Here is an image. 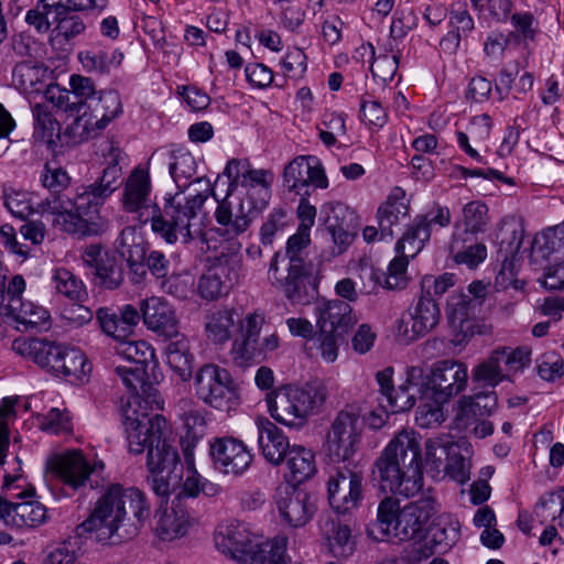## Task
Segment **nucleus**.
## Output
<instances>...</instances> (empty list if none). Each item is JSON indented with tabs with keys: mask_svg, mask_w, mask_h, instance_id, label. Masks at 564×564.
<instances>
[{
	"mask_svg": "<svg viewBox=\"0 0 564 564\" xmlns=\"http://www.w3.org/2000/svg\"><path fill=\"white\" fill-rule=\"evenodd\" d=\"M46 69L32 62H22L15 65L12 72V80L14 86L25 93L31 94L39 91L43 85Z\"/></svg>",
	"mask_w": 564,
	"mask_h": 564,
	"instance_id": "8fccbe9b",
	"label": "nucleus"
},
{
	"mask_svg": "<svg viewBox=\"0 0 564 564\" xmlns=\"http://www.w3.org/2000/svg\"><path fill=\"white\" fill-rule=\"evenodd\" d=\"M364 421L358 404H346L332 421L325 438V452L334 462H346L357 453Z\"/></svg>",
	"mask_w": 564,
	"mask_h": 564,
	"instance_id": "1a4fd4ad",
	"label": "nucleus"
},
{
	"mask_svg": "<svg viewBox=\"0 0 564 564\" xmlns=\"http://www.w3.org/2000/svg\"><path fill=\"white\" fill-rule=\"evenodd\" d=\"M173 434L166 435L164 440H158L152 447H149L147 455V468L149 471H169L182 469L180 455L173 446Z\"/></svg>",
	"mask_w": 564,
	"mask_h": 564,
	"instance_id": "58836bf2",
	"label": "nucleus"
},
{
	"mask_svg": "<svg viewBox=\"0 0 564 564\" xmlns=\"http://www.w3.org/2000/svg\"><path fill=\"white\" fill-rule=\"evenodd\" d=\"M54 106L50 104H36L32 108L34 119V135L44 142H54V137L59 134V123L53 116Z\"/></svg>",
	"mask_w": 564,
	"mask_h": 564,
	"instance_id": "09e8293b",
	"label": "nucleus"
},
{
	"mask_svg": "<svg viewBox=\"0 0 564 564\" xmlns=\"http://www.w3.org/2000/svg\"><path fill=\"white\" fill-rule=\"evenodd\" d=\"M208 270L229 292L242 275V259L237 253H221L215 258Z\"/></svg>",
	"mask_w": 564,
	"mask_h": 564,
	"instance_id": "a19ab883",
	"label": "nucleus"
},
{
	"mask_svg": "<svg viewBox=\"0 0 564 564\" xmlns=\"http://www.w3.org/2000/svg\"><path fill=\"white\" fill-rule=\"evenodd\" d=\"M93 109L97 115L100 116V119L97 122L98 128H105L112 119L119 116L122 111V105L119 94L115 90L101 91Z\"/></svg>",
	"mask_w": 564,
	"mask_h": 564,
	"instance_id": "13d9d810",
	"label": "nucleus"
},
{
	"mask_svg": "<svg viewBox=\"0 0 564 564\" xmlns=\"http://www.w3.org/2000/svg\"><path fill=\"white\" fill-rule=\"evenodd\" d=\"M169 156V172L178 187H185L187 181L196 173V161L189 152H171Z\"/></svg>",
	"mask_w": 564,
	"mask_h": 564,
	"instance_id": "5fc2aeb1",
	"label": "nucleus"
},
{
	"mask_svg": "<svg viewBox=\"0 0 564 564\" xmlns=\"http://www.w3.org/2000/svg\"><path fill=\"white\" fill-rule=\"evenodd\" d=\"M149 514L150 505L140 489L113 484L97 499L78 529L99 543L120 544L137 536Z\"/></svg>",
	"mask_w": 564,
	"mask_h": 564,
	"instance_id": "f03ea898",
	"label": "nucleus"
},
{
	"mask_svg": "<svg viewBox=\"0 0 564 564\" xmlns=\"http://www.w3.org/2000/svg\"><path fill=\"white\" fill-rule=\"evenodd\" d=\"M85 30L86 25L79 15L65 11L57 24L52 29L51 42L54 45L64 46L83 34Z\"/></svg>",
	"mask_w": 564,
	"mask_h": 564,
	"instance_id": "603ef678",
	"label": "nucleus"
},
{
	"mask_svg": "<svg viewBox=\"0 0 564 564\" xmlns=\"http://www.w3.org/2000/svg\"><path fill=\"white\" fill-rule=\"evenodd\" d=\"M0 519L15 528H35L47 519V510L39 501L9 502L0 505Z\"/></svg>",
	"mask_w": 564,
	"mask_h": 564,
	"instance_id": "bb28decb",
	"label": "nucleus"
},
{
	"mask_svg": "<svg viewBox=\"0 0 564 564\" xmlns=\"http://www.w3.org/2000/svg\"><path fill=\"white\" fill-rule=\"evenodd\" d=\"M282 463L285 464V484L299 486L311 479L317 470L314 452L299 444L292 445Z\"/></svg>",
	"mask_w": 564,
	"mask_h": 564,
	"instance_id": "c756f323",
	"label": "nucleus"
},
{
	"mask_svg": "<svg viewBox=\"0 0 564 564\" xmlns=\"http://www.w3.org/2000/svg\"><path fill=\"white\" fill-rule=\"evenodd\" d=\"M328 398L324 382L314 381L304 387L285 386L267 395L271 416L279 423L300 430L308 417L317 413Z\"/></svg>",
	"mask_w": 564,
	"mask_h": 564,
	"instance_id": "0eeeda50",
	"label": "nucleus"
},
{
	"mask_svg": "<svg viewBox=\"0 0 564 564\" xmlns=\"http://www.w3.org/2000/svg\"><path fill=\"white\" fill-rule=\"evenodd\" d=\"M447 318L455 330L467 336L473 334L471 301L467 294H453L449 296L446 310Z\"/></svg>",
	"mask_w": 564,
	"mask_h": 564,
	"instance_id": "37998d69",
	"label": "nucleus"
},
{
	"mask_svg": "<svg viewBox=\"0 0 564 564\" xmlns=\"http://www.w3.org/2000/svg\"><path fill=\"white\" fill-rule=\"evenodd\" d=\"M564 252V225H556L543 230L535 237L532 254L549 259L553 253Z\"/></svg>",
	"mask_w": 564,
	"mask_h": 564,
	"instance_id": "3c124183",
	"label": "nucleus"
},
{
	"mask_svg": "<svg viewBox=\"0 0 564 564\" xmlns=\"http://www.w3.org/2000/svg\"><path fill=\"white\" fill-rule=\"evenodd\" d=\"M117 352L142 369L154 359V349L144 340L124 339L119 343Z\"/></svg>",
	"mask_w": 564,
	"mask_h": 564,
	"instance_id": "4d7b16f0",
	"label": "nucleus"
},
{
	"mask_svg": "<svg viewBox=\"0 0 564 564\" xmlns=\"http://www.w3.org/2000/svg\"><path fill=\"white\" fill-rule=\"evenodd\" d=\"M438 305L427 294H422L408 316H402L398 324L397 336L403 344H410L430 333L440 322Z\"/></svg>",
	"mask_w": 564,
	"mask_h": 564,
	"instance_id": "2eb2a0df",
	"label": "nucleus"
},
{
	"mask_svg": "<svg viewBox=\"0 0 564 564\" xmlns=\"http://www.w3.org/2000/svg\"><path fill=\"white\" fill-rule=\"evenodd\" d=\"M470 448L467 444H449V457L443 471L453 480L465 484L470 478Z\"/></svg>",
	"mask_w": 564,
	"mask_h": 564,
	"instance_id": "a18cd8bd",
	"label": "nucleus"
},
{
	"mask_svg": "<svg viewBox=\"0 0 564 564\" xmlns=\"http://www.w3.org/2000/svg\"><path fill=\"white\" fill-rule=\"evenodd\" d=\"M42 184L50 191V196L64 194L63 191L68 187L70 178L67 173L58 167L46 163L41 175Z\"/></svg>",
	"mask_w": 564,
	"mask_h": 564,
	"instance_id": "338daca9",
	"label": "nucleus"
},
{
	"mask_svg": "<svg viewBox=\"0 0 564 564\" xmlns=\"http://www.w3.org/2000/svg\"><path fill=\"white\" fill-rule=\"evenodd\" d=\"M78 59L89 73L107 74L120 66L123 54L118 50L90 48L78 53Z\"/></svg>",
	"mask_w": 564,
	"mask_h": 564,
	"instance_id": "ea45409f",
	"label": "nucleus"
},
{
	"mask_svg": "<svg viewBox=\"0 0 564 564\" xmlns=\"http://www.w3.org/2000/svg\"><path fill=\"white\" fill-rule=\"evenodd\" d=\"M256 540L257 536L237 521L219 524L214 534L216 549L239 562H242Z\"/></svg>",
	"mask_w": 564,
	"mask_h": 564,
	"instance_id": "412c9836",
	"label": "nucleus"
},
{
	"mask_svg": "<svg viewBox=\"0 0 564 564\" xmlns=\"http://www.w3.org/2000/svg\"><path fill=\"white\" fill-rule=\"evenodd\" d=\"M409 257L398 254L389 264L388 272H384V289L399 290L406 285V268Z\"/></svg>",
	"mask_w": 564,
	"mask_h": 564,
	"instance_id": "69168bd1",
	"label": "nucleus"
},
{
	"mask_svg": "<svg viewBox=\"0 0 564 564\" xmlns=\"http://www.w3.org/2000/svg\"><path fill=\"white\" fill-rule=\"evenodd\" d=\"M468 381V371L465 364L453 360H440L434 364L430 386L433 399L437 402H447L465 390Z\"/></svg>",
	"mask_w": 564,
	"mask_h": 564,
	"instance_id": "f3484780",
	"label": "nucleus"
},
{
	"mask_svg": "<svg viewBox=\"0 0 564 564\" xmlns=\"http://www.w3.org/2000/svg\"><path fill=\"white\" fill-rule=\"evenodd\" d=\"M155 533L163 541H173L187 534L194 518L181 498H174L171 506L155 514Z\"/></svg>",
	"mask_w": 564,
	"mask_h": 564,
	"instance_id": "5701e85b",
	"label": "nucleus"
},
{
	"mask_svg": "<svg viewBox=\"0 0 564 564\" xmlns=\"http://www.w3.org/2000/svg\"><path fill=\"white\" fill-rule=\"evenodd\" d=\"M115 249L126 260L132 284H141L147 279V242L134 227L123 228L115 241Z\"/></svg>",
	"mask_w": 564,
	"mask_h": 564,
	"instance_id": "a211bd4d",
	"label": "nucleus"
},
{
	"mask_svg": "<svg viewBox=\"0 0 564 564\" xmlns=\"http://www.w3.org/2000/svg\"><path fill=\"white\" fill-rule=\"evenodd\" d=\"M460 242H463V239L459 235L454 234L449 245V253L457 264H465L473 269L486 259L487 248L484 243H475L466 249H462Z\"/></svg>",
	"mask_w": 564,
	"mask_h": 564,
	"instance_id": "6e6d98bb",
	"label": "nucleus"
},
{
	"mask_svg": "<svg viewBox=\"0 0 564 564\" xmlns=\"http://www.w3.org/2000/svg\"><path fill=\"white\" fill-rule=\"evenodd\" d=\"M258 444L263 457L274 466L282 464L292 448L284 433L268 419H258Z\"/></svg>",
	"mask_w": 564,
	"mask_h": 564,
	"instance_id": "cd10ccee",
	"label": "nucleus"
},
{
	"mask_svg": "<svg viewBox=\"0 0 564 564\" xmlns=\"http://www.w3.org/2000/svg\"><path fill=\"white\" fill-rule=\"evenodd\" d=\"M274 499L282 519L294 528L305 525L316 511L313 496L297 485H280Z\"/></svg>",
	"mask_w": 564,
	"mask_h": 564,
	"instance_id": "4468645a",
	"label": "nucleus"
},
{
	"mask_svg": "<svg viewBox=\"0 0 564 564\" xmlns=\"http://www.w3.org/2000/svg\"><path fill=\"white\" fill-rule=\"evenodd\" d=\"M90 371L91 365L86 355L77 347L65 346L53 375L70 383H83Z\"/></svg>",
	"mask_w": 564,
	"mask_h": 564,
	"instance_id": "f704fd0d",
	"label": "nucleus"
},
{
	"mask_svg": "<svg viewBox=\"0 0 564 564\" xmlns=\"http://www.w3.org/2000/svg\"><path fill=\"white\" fill-rule=\"evenodd\" d=\"M229 184L223 199L215 196L218 205L215 219L230 238L243 234L271 196L273 174L267 170H253L247 161L232 159L224 171Z\"/></svg>",
	"mask_w": 564,
	"mask_h": 564,
	"instance_id": "f257e3e1",
	"label": "nucleus"
},
{
	"mask_svg": "<svg viewBox=\"0 0 564 564\" xmlns=\"http://www.w3.org/2000/svg\"><path fill=\"white\" fill-rule=\"evenodd\" d=\"M52 288L75 303H83L88 297L84 282L66 268H57L52 273Z\"/></svg>",
	"mask_w": 564,
	"mask_h": 564,
	"instance_id": "79ce46f5",
	"label": "nucleus"
},
{
	"mask_svg": "<svg viewBox=\"0 0 564 564\" xmlns=\"http://www.w3.org/2000/svg\"><path fill=\"white\" fill-rule=\"evenodd\" d=\"M453 442H444L442 438H430L425 442V460L434 470L440 473L444 469L447 458L449 457V444Z\"/></svg>",
	"mask_w": 564,
	"mask_h": 564,
	"instance_id": "e2e57ef3",
	"label": "nucleus"
},
{
	"mask_svg": "<svg viewBox=\"0 0 564 564\" xmlns=\"http://www.w3.org/2000/svg\"><path fill=\"white\" fill-rule=\"evenodd\" d=\"M264 323V317L260 314H248L240 322L239 328L241 341L236 340L232 346L234 359H240V364L257 358V341Z\"/></svg>",
	"mask_w": 564,
	"mask_h": 564,
	"instance_id": "72a5a7b5",
	"label": "nucleus"
},
{
	"mask_svg": "<svg viewBox=\"0 0 564 564\" xmlns=\"http://www.w3.org/2000/svg\"><path fill=\"white\" fill-rule=\"evenodd\" d=\"M55 469L62 481L73 489L84 486L91 475L90 464L79 451H70L58 456Z\"/></svg>",
	"mask_w": 564,
	"mask_h": 564,
	"instance_id": "2f4dec72",
	"label": "nucleus"
},
{
	"mask_svg": "<svg viewBox=\"0 0 564 564\" xmlns=\"http://www.w3.org/2000/svg\"><path fill=\"white\" fill-rule=\"evenodd\" d=\"M191 404L192 400L189 399H183L180 402V405L183 410V413L180 414V417L183 422L184 429L186 430V434L183 440L184 456L189 468H192L194 464L191 448L196 444L198 440L204 436L206 429L205 417L197 409L191 408Z\"/></svg>",
	"mask_w": 564,
	"mask_h": 564,
	"instance_id": "e433bc0d",
	"label": "nucleus"
},
{
	"mask_svg": "<svg viewBox=\"0 0 564 564\" xmlns=\"http://www.w3.org/2000/svg\"><path fill=\"white\" fill-rule=\"evenodd\" d=\"M151 475L152 490L159 497H169L180 485L182 479V469L169 471H149Z\"/></svg>",
	"mask_w": 564,
	"mask_h": 564,
	"instance_id": "0e129e2a",
	"label": "nucleus"
},
{
	"mask_svg": "<svg viewBox=\"0 0 564 564\" xmlns=\"http://www.w3.org/2000/svg\"><path fill=\"white\" fill-rule=\"evenodd\" d=\"M25 280L22 275H14L8 283L4 290H1V314H4L9 310L20 311L21 301L23 300V293L25 291Z\"/></svg>",
	"mask_w": 564,
	"mask_h": 564,
	"instance_id": "680f3d73",
	"label": "nucleus"
},
{
	"mask_svg": "<svg viewBox=\"0 0 564 564\" xmlns=\"http://www.w3.org/2000/svg\"><path fill=\"white\" fill-rule=\"evenodd\" d=\"M123 207L129 213L147 208L151 203V181L149 173L135 169L127 178L123 197Z\"/></svg>",
	"mask_w": 564,
	"mask_h": 564,
	"instance_id": "473e14b6",
	"label": "nucleus"
},
{
	"mask_svg": "<svg viewBox=\"0 0 564 564\" xmlns=\"http://www.w3.org/2000/svg\"><path fill=\"white\" fill-rule=\"evenodd\" d=\"M84 262L95 269L98 284L107 290H116L123 283V269L116 256L102 251L100 245L94 243L85 248Z\"/></svg>",
	"mask_w": 564,
	"mask_h": 564,
	"instance_id": "4be33fe9",
	"label": "nucleus"
},
{
	"mask_svg": "<svg viewBox=\"0 0 564 564\" xmlns=\"http://www.w3.org/2000/svg\"><path fill=\"white\" fill-rule=\"evenodd\" d=\"M4 206L15 217L24 219L33 213L31 196L28 192L11 186L3 188Z\"/></svg>",
	"mask_w": 564,
	"mask_h": 564,
	"instance_id": "bf43d9fd",
	"label": "nucleus"
},
{
	"mask_svg": "<svg viewBox=\"0 0 564 564\" xmlns=\"http://www.w3.org/2000/svg\"><path fill=\"white\" fill-rule=\"evenodd\" d=\"M430 236L431 232L427 229L425 219L415 218L398 241L395 251L398 254L414 258L423 249L425 242L429 241Z\"/></svg>",
	"mask_w": 564,
	"mask_h": 564,
	"instance_id": "c03bdc74",
	"label": "nucleus"
},
{
	"mask_svg": "<svg viewBox=\"0 0 564 564\" xmlns=\"http://www.w3.org/2000/svg\"><path fill=\"white\" fill-rule=\"evenodd\" d=\"M312 263L293 260L288 264L286 274L281 275L278 268V254L271 260L269 279L291 304L307 305L318 294L317 283L312 274Z\"/></svg>",
	"mask_w": 564,
	"mask_h": 564,
	"instance_id": "f8f14e48",
	"label": "nucleus"
},
{
	"mask_svg": "<svg viewBox=\"0 0 564 564\" xmlns=\"http://www.w3.org/2000/svg\"><path fill=\"white\" fill-rule=\"evenodd\" d=\"M319 332L346 335L357 318L348 302L341 300L325 301L316 306Z\"/></svg>",
	"mask_w": 564,
	"mask_h": 564,
	"instance_id": "393cba45",
	"label": "nucleus"
},
{
	"mask_svg": "<svg viewBox=\"0 0 564 564\" xmlns=\"http://www.w3.org/2000/svg\"><path fill=\"white\" fill-rule=\"evenodd\" d=\"M105 200L91 184L78 187L74 197L66 194L47 196L39 204L37 210L52 215L53 225L67 234L79 237L100 236L109 228L108 219L99 215L89 219L84 216L96 212Z\"/></svg>",
	"mask_w": 564,
	"mask_h": 564,
	"instance_id": "20e7f679",
	"label": "nucleus"
},
{
	"mask_svg": "<svg viewBox=\"0 0 564 564\" xmlns=\"http://www.w3.org/2000/svg\"><path fill=\"white\" fill-rule=\"evenodd\" d=\"M196 397L205 404L229 412L238 405V393L229 371L216 364L203 365L194 376Z\"/></svg>",
	"mask_w": 564,
	"mask_h": 564,
	"instance_id": "9b49d317",
	"label": "nucleus"
},
{
	"mask_svg": "<svg viewBox=\"0 0 564 564\" xmlns=\"http://www.w3.org/2000/svg\"><path fill=\"white\" fill-rule=\"evenodd\" d=\"M364 477L360 471L348 467L336 468L327 481L330 507L338 513L356 509L362 499Z\"/></svg>",
	"mask_w": 564,
	"mask_h": 564,
	"instance_id": "ddd939ff",
	"label": "nucleus"
},
{
	"mask_svg": "<svg viewBox=\"0 0 564 564\" xmlns=\"http://www.w3.org/2000/svg\"><path fill=\"white\" fill-rule=\"evenodd\" d=\"M465 232L477 234L485 230L488 223V207L486 204L474 200L463 208Z\"/></svg>",
	"mask_w": 564,
	"mask_h": 564,
	"instance_id": "052dcab7",
	"label": "nucleus"
},
{
	"mask_svg": "<svg viewBox=\"0 0 564 564\" xmlns=\"http://www.w3.org/2000/svg\"><path fill=\"white\" fill-rule=\"evenodd\" d=\"M204 192H177L165 197L163 208L153 205L151 228L165 242L187 243L202 234V209L209 194L215 197L214 189L206 180Z\"/></svg>",
	"mask_w": 564,
	"mask_h": 564,
	"instance_id": "39448f33",
	"label": "nucleus"
},
{
	"mask_svg": "<svg viewBox=\"0 0 564 564\" xmlns=\"http://www.w3.org/2000/svg\"><path fill=\"white\" fill-rule=\"evenodd\" d=\"M138 398L123 409V425L131 453L139 455L152 447L158 440L172 435L173 430L162 414L150 415Z\"/></svg>",
	"mask_w": 564,
	"mask_h": 564,
	"instance_id": "6e6552de",
	"label": "nucleus"
},
{
	"mask_svg": "<svg viewBox=\"0 0 564 564\" xmlns=\"http://www.w3.org/2000/svg\"><path fill=\"white\" fill-rule=\"evenodd\" d=\"M531 362V349L528 347H498L478 364L471 373L474 382L495 389L500 382L512 379Z\"/></svg>",
	"mask_w": 564,
	"mask_h": 564,
	"instance_id": "9d476101",
	"label": "nucleus"
},
{
	"mask_svg": "<svg viewBox=\"0 0 564 564\" xmlns=\"http://www.w3.org/2000/svg\"><path fill=\"white\" fill-rule=\"evenodd\" d=\"M435 512L436 500L430 495L409 502L403 508L397 498L388 496L380 501L377 520L368 529V533L378 541L391 538L404 542L422 541Z\"/></svg>",
	"mask_w": 564,
	"mask_h": 564,
	"instance_id": "423d86ee",
	"label": "nucleus"
},
{
	"mask_svg": "<svg viewBox=\"0 0 564 564\" xmlns=\"http://www.w3.org/2000/svg\"><path fill=\"white\" fill-rule=\"evenodd\" d=\"M96 319L104 334L121 343L133 334L140 321V313L130 304L123 305L118 312L109 307H99Z\"/></svg>",
	"mask_w": 564,
	"mask_h": 564,
	"instance_id": "b1692460",
	"label": "nucleus"
},
{
	"mask_svg": "<svg viewBox=\"0 0 564 564\" xmlns=\"http://www.w3.org/2000/svg\"><path fill=\"white\" fill-rule=\"evenodd\" d=\"M408 217L409 205L405 202V194L400 187H395L377 210L380 239H391L394 227H399Z\"/></svg>",
	"mask_w": 564,
	"mask_h": 564,
	"instance_id": "c85d7f7f",
	"label": "nucleus"
},
{
	"mask_svg": "<svg viewBox=\"0 0 564 564\" xmlns=\"http://www.w3.org/2000/svg\"><path fill=\"white\" fill-rule=\"evenodd\" d=\"M140 311L148 329L167 338L178 335L175 310L163 297L151 296L141 301Z\"/></svg>",
	"mask_w": 564,
	"mask_h": 564,
	"instance_id": "aec40b11",
	"label": "nucleus"
},
{
	"mask_svg": "<svg viewBox=\"0 0 564 564\" xmlns=\"http://www.w3.org/2000/svg\"><path fill=\"white\" fill-rule=\"evenodd\" d=\"M286 539L274 538L272 540H261L257 538L242 564H286L285 561Z\"/></svg>",
	"mask_w": 564,
	"mask_h": 564,
	"instance_id": "4c0bfd02",
	"label": "nucleus"
},
{
	"mask_svg": "<svg viewBox=\"0 0 564 564\" xmlns=\"http://www.w3.org/2000/svg\"><path fill=\"white\" fill-rule=\"evenodd\" d=\"M232 310L224 308L213 312L206 316L205 332L206 336L214 344L227 343L236 327Z\"/></svg>",
	"mask_w": 564,
	"mask_h": 564,
	"instance_id": "49530a36",
	"label": "nucleus"
},
{
	"mask_svg": "<svg viewBox=\"0 0 564 564\" xmlns=\"http://www.w3.org/2000/svg\"><path fill=\"white\" fill-rule=\"evenodd\" d=\"M210 456L215 468L225 475L240 476L252 463L247 446L234 437L216 438L210 444Z\"/></svg>",
	"mask_w": 564,
	"mask_h": 564,
	"instance_id": "6ab92c4d",
	"label": "nucleus"
},
{
	"mask_svg": "<svg viewBox=\"0 0 564 564\" xmlns=\"http://www.w3.org/2000/svg\"><path fill=\"white\" fill-rule=\"evenodd\" d=\"M502 260V265L498 272L495 285L497 289L507 290L512 288L517 291L523 288V281L517 278L518 271L516 265V257H499Z\"/></svg>",
	"mask_w": 564,
	"mask_h": 564,
	"instance_id": "774afa93",
	"label": "nucleus"
},
{
	"mask_svg": "<svg viewBox=\"0 0 564 564\" xmlns=\"http://www.w3.org/2000/svg\"><path fill=\"white\" fill-rule=\"evenodd\" d=\"M65 346L41 338L17 339L12 344V348L17 352L29 357L52 375L54 368L61 361Z\"/></svg>",
	"mask_w": 564,
	"mask_h": 564,
	"instance_id": "a878e982",
	"label": "nucleus"
},
{
	"mask_svg": "<svg viewBox=\"0 0 564 564\" xmlns=\"http://www.w3.org/2000/svg\"><path fill=\"white\" fill-rule=\"evenodd\" d=\"M524 235L523 219L519 216H507L501 219L496 230L498 257H516L522 246Z\"/></svg>",
	"mask_w": 564,
	"mask_h": 564,
	"instance_id": "c9c22d12",
	"label": "nucleus"
},
{
	"mask_svg": "<svg viewBox=\"0 0 564 564\" xmlns=\"http://www.w3.org/2000/svg\"><path fill=\"white\" fill-rule=\"evenodd\" d=\"M321 531L328 550L336 557H348L356 549V541L348 524L337 517L326 516L321 520Z\"/></svg>",
	"mask_w": 564,
	"mask_h": 564,
	"instance_id": "7c9ffc66",
	"label": "nucleus"
},
{
	"mask_svg": "<svg viewBox=\"0 0 564 564\" xmlns=\"http://www.w3.org/2000/svg\"><path fill=\"white\" fill-rule=\"evenodd\" d=\"M372 478L383 492L410 498L423 487L421 436L402 429L390 440L372 465Z\"/></svg>",
	"mask_w": 564,
	"mask_h": 564,
	"instance_id": "7ed1b4c3",
	"label": "nucleus"
},
{
	"mask_svg": "<svg viewBox=\"0 0 564 564\" xmlns=\"http://www.w3.org/2000/svg\"><path fill=\"white\" fill-rule=\"evenodd\" d=\"M283 185L289 192L301 196L310 195V187H328V180L318 160L314 156H297L283 172Z\"/></svg>",
	"mask_w": 564,
	"mask_h": 564,
	"instance_id": "dca6fc26",
	"label": "nucleus"
},
{
	"mask_svg": "<svg viewBox=\"0 0 564 564\" xmlns=\"http://www.w3.org/2000/svg\"><path fill=\"white\" fill-rule=\"evenodd\" d=\"M109 156L108 166L104 170L98 182L93 184L105 198L110 196L122 183V170L119 165L121 151L111 147Z\"/></svg>",
	"mask_w": 564,
	"mask_h": 564,
	"instance_id": "864d4df0",
	"label": "nucleus"
},
{
	"mask_svg": "<svg viewBox=\"0 0 564 564\" xmlns=\"http://www.w3.org/2000/svg\"><path fill=\"white\" fill-rule=\"evenodd\" d=\"M166 362L182 380L192 375L193 356L189 352V343L182 337L167 344L165 348Z\"/></svg>",
	"mask_w": 564,
	"mask_h": 564,
	"instance_id": "de8ad7c7",
	"label": "nucleus"
}]
</instances>
